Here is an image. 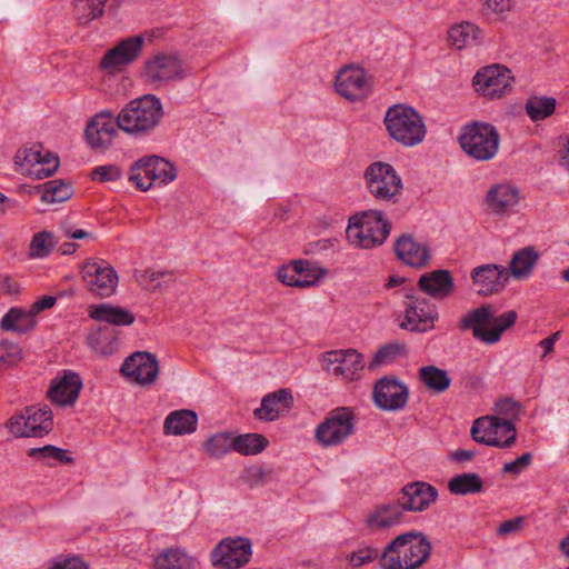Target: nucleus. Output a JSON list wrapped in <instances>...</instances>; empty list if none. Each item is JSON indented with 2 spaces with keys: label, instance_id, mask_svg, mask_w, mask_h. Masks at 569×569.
I'll use <instances>...</instances> for the list:
<instances>
[{
  "label": "nucleus",
  "instance_id": "28",
  "mask_svg": "<svg viewBox=\"0 0 569 569\" xmlns=\"http://www.w3.org/2000/svg\"><path fill=\"white\" fill-rule=\"evenodd\" d=\"M403 513L398 501L380 503L367 516L365 523L370 531L389 529L402 521Z\"/></svg>",
  "mask_w": 569,
  "mask_h": 569
},
{
  "label": "nucleus",
  "instance_id": "21",
  "mask_svg": "<svg viewBox=\"0 0 569 569\" xmlns=\"http://www.w3.org/2000/svg\"><path fill=\"white\" fill-rule=\"evenodd\" d=\"M438 490L423 481H415L406 485L397 499L399 506L405 511H423L436 501Z\"/></svg>",
  "mask_w": 569,
  "mask_h": 569
},
{
  "label": "nucleus",
  "instance_id": "62",
  "mask_svg": "<svg viewBox=\"0 0 569 569\" xmlns=\"http://www.w3.org/2000/svg\"><path fill=\"white\" fill-rule=\"evenodd\" d=\"M27 425H29V416L26 408L23 411L11 416L4 427H26Z\"/></svg>",
  "mask_w": 569,
  "mask_h": 569
},
{
  "label": "nucleus",
  "instance_id": "26",
  "mask_svg": "<svg viewBox=\"0 0 569 569\" xmlns=\"http://www.w3.org/2000/svg\"><path fill=\"white\" fill-rule=\"evenodd\" d=\"M293 407V396L289 389H279L268 393L261 400V406L254 410V416L262 421H273L287 415Z\"/></svg>",
  "mask_w": 569,
  "mask_h": 569
},
{
  "label": "nucleus",
  "instance_id": "46",
  "mask_svg": "<svg viewBox=\"0 0 569 569\" xmlns=\"http://www.w3.org/2000/svg\"><path fill=\"white\" fill-rule=\"evenodd\" d=\"M233 438L229 431L218 432L204 442V451L214 458L222 457L233 449Z\"/></svg>",
  "mask_w": 569,
  "mask_h": 569
},
{
  "label": "nucleus",
  "instance_id": "16",
  "mask_svg": "<svg viewBox=\"0 0 569 569\" xmlns=\"http://www.w3.org/2000/svg\"><path fill=\"white\" fill-rule=\"evenodd\" d=\"M120 372L139 385L153 383L159 372L158 359L148 351H137L126 358Z\"/></svg>",
  "mask_w": 569,
  "mask_h": 569
},
{
  "label": "nucleus",
  "instance_id": "23",
  "mask_svg": "<svg viewBox=\"0 0 569 569\" xmlns=\"http://www.w3.org/2000/svg\"><path fill=\"white\" fill-rule=\"evenodd\" d=\"M149 82H167L183 78L182 62L177 54L158 53L144 63Z\"/></svg>",
  "mask_w": 569,
  "mask_h": 569
},
{
  "label": "nucleus",
  "instance_id": "7",
  "mask_svg": "<svg viewBox=\"0 0 569 569\" xmlns=\"http://www.w3.org/2000/svg\"><path fill=\"white\" fill-rule=\"evenodd\" d=\"M177 177L176 168L166 159L149 156L137 160L130 169L129 180L142 191L152 186H166Z\"/></svg>",
  "mask_w": 569,
  "mask_h": 569
},
{
  "label": "nucleus",
  "instance_id": "19",
  "mask_svg": "<svg viewBox=\"0 0 569 569\" xmlns=\"http://www.w3.org/2000/svg\"><path fill=\"white\" fill-rule=\"evenodd\" d=\"M144 43L142 34L129 37L119 41L101 58L100 67L107 71H116L133 62L140 54Z\"/></svg>",
  "mask_w": 569,
  "mask_h": 569
},
{
  "label": "nucleus",
  "instance_id": "49",
  "mask_svg": "<svg viewBox=\"0 0 569 569\" xmlns=\"http://www.w3.org/2000/svg\"><path fill=\"white\" fill-rule=\"evenodd\" d=\"M198 415L191 409L171 411L164 419L162 427H197Z\"/></svg>",
  "mask_w": 569,
  "mask_h": 569
},
{
  "label": "nucleus",
  "instance_id": "44",
  "mask_svg": "<svg viewBox=\"0 0 569 569\" xmlns=\"http://www.w3.org/2000/svg\"><path fill=\"white\" fill-rule=\"evenodd\" d=\"M268 439L259 433H246L233 438V450L242 455H257L268 446Z\"/></svg>",
  "mask_w": 569,
  "mask_h": 569
},
{
  "label": "nucleus",
  "instance_id": "31",
  "mask_svg": "<svg viewBox=\"0 0 569 569\" xmlns=\"http://www.w3.org/2000/svg\"><path fill=\"white\" fill-rule=\"evenodd\" d=\"M518 200V190L515 187L498 183L488 190L485 202L493 213L502 214L515 207Z\"/></svg>",
  "mask_w": 569,
  "mask_h": 569
},
{
  "label": "nucleus",
  "instance_id": "32",
  "mask_svg": "<svg viewBox=\"0 0 569 569\" xmlns=\"http://www.w3.org/2000/svg\"><path fill=\"white\" fill-rule=\"evenodd\" d=\"M448 38L453 47L461 50L466 47L481 43L483 33L478 26L466 21L451 27Z\"/></svg>",
  "mask_w": 569,
  "mask_h": 569
},
{
  "label": "nucleus",
  "instance_id": "38",
  "mask_svg": "<svg viewBox=\"0 0 569 569\" xmlns=\"http://www.w3.org/2000/svg\"><path fill=\"white\" fill-rule=\"evenodd\" d=\"M418 373L420 381L435 393H442L450 387L451 378L448 372L436 366L421 367Z\"/></svg>",
  "mask_w": 569,
  "mask_h": 569
},
{
  "label": "nucleus",
  "instance_id": "27",
  "mask_svg": "<svg viewBox=\"0 0 569 569\" xmlns=\"http://www.w3.org/2000/svg\"><path fill=\"white\" fill-rule=\"evenodd\" d=\"M418 287L426 295L442 300L453 292L455 282L448 270L437 269L422 274L419 278Z\"/></svg>",
  "mask_w": 569,
  "mask_h": 569
},
{
  "label": "nucleus",
  "instance_id": "61",
  "mask_svg": "<svg viewBox=\"0 0 569 569\" xmlns=\"http://www.w3.org/2000/svg\"><path fill=\"white\" fill-rule=\"evenodd\" d=\"M57 299L53 296H42L40 299L32 303L30 311L36 317L39 312L53 307Z\"/></svg>",
  "mask_w": 569,
  "mask_h": 569
},
{
  "label": "nucleus",
  "instance_id": "22",
  "mask_svg": "<svg viewBox=\"0 0 569 569\" xmlns=\"http://www.w3.org/2000/svg\"><path fill=\"white\" fill-rule=\"evenodd\" d=\"M495 415L482 416L473 420L471 427H516L522 415V406L512 397L500 398L495 403Z\"/></svg>",
  "mask_w": 569,
  "mask_h": 569
},
{
  "label": "nucleus",
  "instance_id": "1",
  "mask_svg": "<svg viewBox=\"0 0 569 569\" xmlns=\"http://www.w3.org/2000/svg\"><path fill=\"white\" fill-rule=\"evenodd\" d=\"M517 319L515 310L497 316L493 306L485 303L465 313L457 327L461 332L471 331L472 337L480 342L495 345L505 331L515 326Z\"/></svg>",
  "mask_w": 569,
  "mask_h": 569
},
{
  "label": "nucleus",
  "instance_id": "55",
  "mask_svg": "<svg viewBox=\"0 0 569 569\" xmlns=\"http://www.w3.org/2000/svg\"><path fill=\"white\" fill-rule=\"evenodd\" d=\"M172 280V273L169 271H153L146 270L141 276V282L149 290H157L161 288L162 283H167Z\"/></svg>",
  "mask_w": 569,
  "mask_h": 569
},
{
  "label": "nucleus",
  "instance_id": "4",
  "mask_svg": "<svg viewBox=\"0 0 569 569\" xmlns=\"http://www.w3.org/2000/svg\"><path fill=\"white\" fill-rule=\"evenodd\" d=\"M383 123L391 139L403 147H415L426 137L422 116L408 104H393L386 111Z\"/></svg>",
  "mask_w": 569,
  "mask_h": 569
},
{
  "label": "nucleus",
  "instance_id": "63",
  "mask_svg": "<svg viewBox=\"0 0 569 569\" xmlns=\"http://www.w3.org/2000/svg\"><path fill=\"white\" fill-rule=\"evenodd\" d=\"M0 290L9 295H13L19 291V286L11 277L3 276L0 278Z\"/></svg>",
  "mask_w": 569,
  "mask_h": 569
},
{
  "label": "nucleus",
  "instance_id": "20",
  "mask_svg": "<svg viewBox=\"0 0 569 569\" xmlns=\"http://www.w3.org/2000/svg\"><path fill=\"white\" fill-rule=\"evenodd\" d=\"M323 360L329 365H337L333 373L347 381L360 379L365 368L363 356L356 349L327 351L323 355Z\"/></svg>",
  "mask_w": 569,
  "mask_h": 569
},
{
  "label": "nucleus",
  "instance_id": "50",
  "mask_svg": "<svg viewBox=\"0 0 569 569\" xmlns=\"http://www.w3.org/2000/svg\"><path fill=\"white\" fill-rule=\"evenodd\" d=\"M353 429H316L315 438L323 447L341 443L352 435Z\"/></svg>",
  "mask_w": 569,
  "mask_h": 569
},
{
  "label": "nucleus",
  "instance_id": "43",
  "mask_svg": "<svg viewBox=\"0 0 569 569\" xmlns=\"http://www.w3.org/2000/svg\"><path fill=\"white\" fill-rule=\"evenodd\" d=\"M241 479L249 488L262 487L276 479V470L268 465H252L242 471Z\"/></svg>",
  "mask_w": 569,
  "mask_h": 569
},
{
  "label": "nucleus",
  "instance_id": "33",
  "mask_svg": "<svg viewBox=\"0 0 569 569\" xmlns=\"http://www.w3.org/2000/svg\"><path fill=\"white\" fill-rule=\"evenodd\" d=\"M539 260V253L533 247L517 250L509 262L510 274L516 279L528 278Z\"/></svg>",
  "mask_w": 569,
  "mask_h": 569
},
{
  "label": "nucleus",
  "instance_id": "9",
  "mask_svg": "<svg viewBox=\"0 0 569 569\" xmlns=\"http://www.w3.org/2000/svg\"><path fill=\"white\" fill-rule=\"evenodd\" d=\"M41 144H32L19 149L14 156L17 171L23 176L43 179L52 176L59 168V158L47 151L41 152Z\"/></svg>",
  "mask_w": 569,
  "mask_h": 569
},
{
  "label": "nucleus",
  "instance_id": "54",
  "mask_svg": "<svg viewBox=\"0 0 569 569\" xmlns=\"http://www.w3.org/2000/svg\"><path fill=\"white\" fill-rule=\"evenodd\" d=\"M90 177L93 181L98 182L118 181L122 177V170L112 163L98 166L91 170Z\"/></svg>",
  "mask_w": 569,
  "mask_h": 569
},
{
  "label": "nucleus",
  "instance_id": "6",
  "mask_svg": "<svg viewBox=\"0 0 569 569\" xmlns=\"http://www.w3.org/2000/svg\"><path fill=\"white\" fill-rule=\"evenodd\" d=\"M463 152L476 161H489L499 150L500 134L495 126L475 121L465 124L458 137Z\"/></svg>",
  "mask_w": 569,
  "mask_h": 569
},
{
  "label": "nucleus",
  "instance_id": "5",
  "mask_svg": "<svg viewBox=\"0 0 569 569\" xmlns=\"http://www.w3.org/2000/svg\"><path fill=\"white\" fill-rule=\"evenodd\" d=\"M391 231V222L379 210H367L350 219L347 228L348 240L363 249L381 246Z\"/></svg>",
  "mask_w": 569,
  "mask_h": 569
},
{
  "label": "nucleus",
  "instance_id": "12",
  "mask_svg": "<svg viewBox=\"0 0 569 569\" xmlns=\"http://www.w3.org/2000/svg\"><path fill=\"white\" fill-rule=\"evenodd\" d=\"M252 555L251 542L244 538H224L211 551V565L217 569H238Z\"/></svg>",
  "mask_w": 569,
  "mask_h": 569
},
{
  "label": "nucleus",
  "instance_id": "3",
  "mask_svg": "<svg viewBox=\"0 0 569 569\" xmlns=\"http://www.w3.org/2000/svg\"><path fill=\"white\" fill-rule=\"evenodd\" d=\"M160 99L144 94L129 101L118 113L120 130L133 137H144L153 131L163 118Z\"/></svg>",
  "mask_w": 569,
  "mask_h": 569
},
{
  "label": "nucleus",
  "instance_id": "36",
  "mask_svg": "<svg viewBox=\"0 0 569 569\" xmlns=\"http://www.w3.org/2000/svg\"><path fill=\"white\" fill-rule=\"evenodd\" d=\"M154 566L157 569H194L196 559L182 549L168 548L156 557Z\"/></svg>",
  "mask_w": 569,
  "mask_h": 569
},
{
  "label": "nucleus",
  "instance_id": "11",
  "mask_svg": "<svg viewBox=\"0 0 569 569\" xmlns=\"http://www.w3.org/2000/svg\"><path fill=\"white\" fill-rule=\"evenodd\" d=\"M86 288L100 298L110 297L118 286V274L106 260L90 259L81 268Z\"/></svg>",
  "mask_w": 569,
  "mask_h": 569
},
{
  "label": "nucleus",
  "instance_id": "13",
  "mask_svg": "<svg viewBox=\"0 0 569 569\" xmlns=\"http://www.w3.org/2000/svg\"><path fill=\"white\" fill-rule=\"evenodd\" d=\"M513 77L510 69L501 64H491L479 70L472 80L473 87L481 96L501 98L511 90Z\"/></svg>",
  "mask_w": 569,
  "mask_h": 569
},
{
  "label": "nucleus",
  "instance_id": "35",
  "mask_svg": "<svg viewBox=\"0 0 569 569\" xmlns=\"http://www.w3.org/2000/svg\"><path fill=\"white\" fill-rule=\"evenodd\" d=\"M36 326L34 316L29 310L11 308L1 319L0 327L4 331L26 333Z\"/></svg>",
  "mask_w": 569,
  "mask_h": 569
},
{
  "label": "nucleus",
  "instance_id": "47",
  "mask_svg": "<svg viewBox=\"0 0 569 569\" xmlns=\"http://www.w3.org/2000/svg\"><path fill=\"white\" fill-rule=\"evenodd\" d=\"M358 422L351 408L338 407L331 410L317 427H353Z\"/></svg>",
  "mask_w": 569,
  "mask_h": 569
},
{
  "label": "nucleus",
  "instance_id": "15",
  "mask_svg": "<svg viewBox=\"0 0 569 569\" xmlns=\"http://www.w3.org/2000/svg\"><path fill=\"white\" fill-rule=\"evenodd\" d=\"M119 130L118 116L111 110H102L89 121L84 136L92 149L107 150Z\"/></svg>",
  "mask_w": 569,
  "mask_h": 569
},
{
  "label": "nucleus",
  "instance_id": "30",
  "mask_svg": "<svg viewBox=\"0 0 569 569\" xmlns=\"http://www.w3.org/2000/svg\"><path fill=\"white\" fill-rule=\"evenodd\" d=\"M89 318L107 325L123 327L134 322V315L128 309L110 303L92 305L89 307Z\"/></svg>",
  "mask_w": 569,
  "mask_h": 569
},
{
  "label": "nucleus",
  "instance_id": "24",
  "mask_svg": "<svg viewBox=\"0 0 569 569\" xmlns=\"http://www.w3.org/2000/svg\"><path fill=\"white\" fill-rule=\"evenodd\" d=\"M81 388V377L76 372L64 371L61 378L51 381L47 396L59 407H71L78 400Z\"/></svg>",
  "mask_w": 569,
  "mask_h": 569
},
{
  "label": "nucleus",
  "instance_id": "60",
  "mask_svg": "<svg viewBox=\"0 0 569 569\" xmlns=\"http://www.w3.org/2000/svg\"><path fill=\"white\" fill-rule=\"evenodd\" d=\"M532 456L531 453H523L522 456L518 457L516 460L507 462L503 466L502 471L506 473H512L518 475L521 471H523L529 463L531 462Z\"/></svg>",
  "mask_w": 569,
  "mask_h": 569
},
{
  "label": "nucleus",
  "instance_id": "59",
  "mask_svg": "<svg viewBox=\"0 0 569 569\" xmlns=\"http://www.w3.org/2000/svg\"><path fill=\"white\" fill-rule=\"evenodd\" d=\"M525 518L516 517L509 520H506L499 525L497 528V535L505 537L511 533L519 532L523 528Z\"/></svg>",
  "mask_w": 569,
  "mask_h": 569
},
{
  "label": "nucleus",
  "instance_id": "18",
  "mask_svg": "<svg viewBox=\"0 0 569 569\" xmlns=\"http://www.w3.org/2000/svg\"><path fill=\"white\" fill-rule=\"evenodd\" d=\"M326 273L323 269L316 268L307 260H293L281 266L277 271V279L286 286L308 288Z\"/></svg>",
  "mask_w": 569,
  "mask_h": 569
},
{
  "label": "nucleus",
  "instance_id": "52",
  "mask_svg": "<svg viewBox=\"0 0 569 569\" xmlns=\"http://www.w3.org/2000/svg\"><path fill=\"white\" fill-rule=\"evenodd\" d=\"M113 338V330L109 329L107 326H99L96 329H91V331L87 336V341L94 351L104 353V341H110Z\"/></svg>",
  "mask_w": 569,
  "mask_h": 569
},
{
  "label": "nucleus",
  "instance_id": "29",
  "mask_svg": "<svg viewBox=\"0 0 569 569\" xmlns=\"http://www.w3.org/2000/svg\"><path fill=\"white\" fill-rule=\"evenodd\" d=\"M397 257L406 264L415 268L427 266L429 260V250L409 234H402L395 243Z\"/></svg>",
  "mask_w": 569,
  "mask_h": 569
},
{
  "label": "nucleus",
  "instance_id": "64",
  "mask_svg": "<svg viewBox=\"0 0 569 569\" xmlns=\"http://www.w3.org/2000/svg\"><path fill=\"white\" fill-rule=\"evenodd\" d=\"M476 456V452L472 450L458 449L456 451L450 452V459L457 462H467L470 461Z\"/></svg>",
  "mask_w": 569,
  "mask_h": 569
},
{
  "label": "nucleus",
  "instance_id": "37",
  "mask_svg": "<svg viewBox=\"0 0 569 569\" xmlns=\"http://www.w3.org/2000/svg\"><path fill=\"white\" fill-rule=\"evenodd\" d=\"M37 191L41 192V200L47 203L64 202L73 194L71 183L61 179L47 181L38 186Z\"/></svg>",
  "mask_w": 569,
  "mask_h": 569
},
{
  "label": "nucleus",
  "instance_id": "45",
  "mask_svg": "<svg viewBox=\"0 0 569 569\" xmlns=\"http://www.w3.org/2000/svg\"><path fill=\"white\" fill-rule=\"evenodd\" d=\"M28 456L42 462H46L49 466L51 465V460H56L66 465L73 462V458L69 457L64 449L51 445L38 448H30L28 451Z\"/></svg>",
  "mask_w": 569,
  "mask_h": 569
},
{
  "label": "nucleus",
  "instance_id": "10",
  "mask_svg": "<svg viewBox=\"0 0 569 569\" xmlns=\"http://www.w3.org/2000/svg\"><path fill=\"white\" fill-rule=\"evenodd\" d=\"M405 298V318L399 325L400 328L412 332H426L432 329L438 319L437 307L427 298L419 297L412 291L406 293Z\"/></svg>",
  "mask_w": 569,
  "mask_h": 569
},
{
  "label": "nucleus",
  "instance_id": "41",
  "mask_svg": "<svg viewBox=\"0 0 569 569\" xmlns=\"http://www.w3.org/2000/svg\"><path fill=\"white\" fill-rule=\"evenodd\" d=\"M408 353L407 346L402 342H390L375 353L369 362V370L373 371L377 368L395 362L397 359L406 357Z\"/></svg>",
  "mask_w": 569,
  "mask_h": 569
},
{
  "label": "nucleus",
  "instance_id": "25",
  "mask_svg": "<svg viewBox=\"0 0 569 569\" xmlns=\"http://www.w3.org/2000/svg\"><path fill=\"white\" fill-rule=\"evenodd\" d=\"M471 279L473 284L478 287L479 295L489 296L505 288L508 274L503 266L488 263L476 267L471 271Z\"/></svg>",
  "mask_w": 569,
  "mask_h": 569
},
{
  "label": "nucleus",
  "instance_id": "2",
  "mask_svg": "<svg viewBox=\"0 0 569 569\" xmlns=\"http://www.w3.org/2000/svg\"><path fill=\"white\" fill-rule=\"evenodd\" d=\"M430 553L431 542L427 536L412 530L390 541L380 557V566L382 569H418Z\"/></svg>",
  "mask_w": 569,
  "mask_h": 569
},
{
  "label": "nucleus",
  "instance_id": "57",
  "mask_svg": "<svg viewBox=\"0 0 569 569\" xmlns=\"http://www.w3.org/2000/svg\"><path fill=\"white\" fill-rule=\"evenodd\" d=\"M512 8V0H483V14H503Z\"/></svg>",
  "mask_w": 569,
  "mask_h": 569
},
{
  "label": "nucleus",
  "instance_id": "48",
  "mask_svg": "<svg viewBox=\"0 0 569 569\" xmlns=\"http://www.w3.org/2000/svg\"><path fill=\"white\" fill-rule=\"evenodd\" d=\"M53 234L49 231H41L32 237L30 242V256L33 258H44L51 253L54 248Z\"/></svg>",
  "mask_w": 569,
  "mask_h": 569
},
{
  "label": "nucleus",
  "instance_id": "53",
  "mask_svg": "<svg viewBox=\"0 0 569 569\" xmlns=\"http://www.w3.org/2000/svg\"><path fill=\"white\" fill-rule=\"evenodd\" d=\"M27 412L29 416V425L26 427H48V423L52 425L53 413L46 405L41 407H27Z\"/></svg>",
  "mask_w": 569,
  "mask_h": 569
},
{
  "label": "nucleus",
  "instance_id": "14",
  "mask_svg": "<svg viewBox=\"0 0 569 569\" xmlns=\"http://www.w3.org/2000/svg\"><path fill=\"white\" fill-rule=\"evenodd\" d=\"M372 396L375 403L380 409L397 411L406 407L409 388L395 376H386L375 383Z\"/></svg>",
  "mask_w": 569,
  "mask_h": 569
},
{
  "label": "nucleus",
  "instance_id": "17",
  "mask_svg": "<svg viewBox=\"0 0 569 569\" xmlns=\"http://www.w3.org/2000/svg\"><path fill=\"white\" fill-rule=\"evenodd\" d=\"M336 90L350 101H359L369 96L371 87L362 68L348 66L337 74Z\"/></svg>",
  "mask_w": 569,
  "mask_h": 569
},
{
  "label": "nucleus",
  "instance_id": "8",
  "mask_svg": "<svg viewBox=\"0 0 569 569\" xmlns=\"http://www.w3.org/2000/svg\"><path fill=\"white\" fill-rule=\"evenodd\" d=\"M365 180L369 192L381 201L397 202L402 190V180L395 168L387 162L375 161L365 170Z\"/></svg>",
  "mask_w": 569,
  "mask_h": 569
},
{
  "label": "nucleus",
  "instance_id": "51",
  "mask_svg": "<svg viewBox=\"0 0 569 569\" xmlns=\"http://www.w3.org/2000/svg\"><path fill=\"white\" fill-rule=\"evenodd\" d=\"M21 360V349L18 345L0 342V372L16 366Z\"/></svg>",
  "mask_w": 569,
  "mask_h": 569
},
{
  "label": "nucleus",
  "instance_id": "40",
  "mask_svg": "<svg viewBox=\"0 0 569 569\" xmlns=\"http://www.w3.org/2000/svg\"><path fill=\"white\" fill-rule=\"evenodd\" d=\"M557 101L552 97L531 96L525 104L528 117L533 121L545 120L555 113Z\"/></svg>",
  "mask_w": 569,
  "mask_h": 569
},
{
  "label": "nucleus",
  "instance_id": "34",
  "mask_svg": "<svg viewBox=\"0 0 569 569\" xmlns=\"http://www.w3.org/2000/svg\"><path fill=\"white\" fill-rule=\"evenodd\" d=\"M472 439L497 448H508L516 440L517 429H470Z\"/></svg>",
  "mask_w": 569,
  "mask_h": 569
},
{
  "label": "nucleus",
  "instance_id": "42",
  "mask_svg": "<svg viewBox=\"0 0 569 569\" xmlns=\"http://www.w3.org/2000/svg\"><path fill=\"white\" fill-rule=\"evenodd\" d=\"M107 0H74V18L79 26H88L104 12Z\"/></svg>",
  "mask_w": 569,
  "mask_h": 569
},
{
  "label": "nucleus",
  "instance_id": "56",
  "mask_svg": "<svg viewBox=\"0 0 569 569\" xmlns=\"http://www.w3.org/2000/svg\"><path fill=\"white\" fill-rule=\"evenodd\" d=\"M377 557H378L377 549H373L370 547H365V548H361L359 550L351 552L348 556V561H349L350 566H352L353 568H359L361 566L373 562L377 559Z\"/></svg>",
  "mask_w": 569,
  "mask_h": 569
},
{
  "label": "nucleus",
  "instance_id": "58",
  "mask_svg": "<svg viewBox=\"0 0 569 569\" xmlns=\"http://www.w3.org/2000/svg\"><path fill=\"white\" fill-rule=\"evenodd\" d=\"M48 569H88L83 560L78 557H60L54 559Z\"/></svg>",
  "mask_w": 569,
  "mask_h": 569
},
{
  "label": "nucleus",
  "instance_id": "39",
  "mask_svg": "<svg viewBox=\"0 0 569 569\" xmlns=\"http://www.w3.org/2000/svg\"><path fill=\"white\" fill-rule=\"evenodd\" d=\"M448 489L458 496L480 493L483 490V481L477 473L465 472L452 477L448 482Z\"/></svg>",
  "mask_w": 569,
  "mask_h": 569
}]
</instances>
